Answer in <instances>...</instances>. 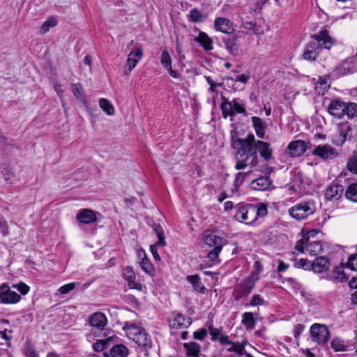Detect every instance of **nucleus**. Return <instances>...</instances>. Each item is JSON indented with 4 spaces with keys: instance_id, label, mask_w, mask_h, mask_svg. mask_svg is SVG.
Instances as JSON below:
<instances>
[{
    "instance_id": "nucleus-7",
    "label": "nucleus",
    "mask_w": 357,
    "mask_h": 357,
    "mask_svg": "<svg viewBox=\"0 0 357 357\" xmlns=\"http://www.w3.org/2000/svg\"><path fill=\"white\" fill-rule=\"evenodd\" d=\"M143 47L142 45L137 44L128 55L126 63L124 67V75H128L135 68L143 57Z\"/></svg>"
},
{
    "instance_id": "nucleus-11",
    "label": "nucleus",
    "mask_w": 357,
    "mask_h": 357,
    "mask_svg": "<svg viewBox=\"0 0 357 357\" xmlns=\"http://www.w3.org/2000/svg\"><path fill=\"white\" fill-rule=\"evenodd\" d=\"M220 344L222 345H227V351L228 352H234L235 355L230 356L229 357H234L235 356H241L243 354L246 355L245 352V345L247 344L246 341H242V342H234L229 340V337H221Z\"/></svg>"
},
{
    "instance_id": "nucleus-25",
    "label": "nucleus",
    "mask_w": 357,
    "mask_h": 357,
    "mask_svg": "<svg viewBox=\"0 0 357 357\" xmlns=\"http://www.w3.org/2000/svg\"><path fill=\"white\" fill-rule=\"evenodd\" d=\"M271 184V182L268 176H261L252 182V188L259 191L266 190Z\"/></svg>"
},
{
    "instance_id": "nucleus-63",
    "label": "nucleus",
    "mask_w": 357,
    "mask_h": 357,
    "mask_svg": "<svg viewBox=\"0 0 357 357\" xmlns=\"http://www.w3.org/2000/svg\"><path fill=\"white\" fill-rule=\"evenodd\" d=\"M128 282V286L130 289H137V290L142 289L141 284L136 282L135 280H129Z\"/></svg>"
},
{
    "instance_id": "nucleus-58",
    "label": "nucleus",
    "mask_w": 357,
    "mask_h": 357,
    "mask_svg": "<svg viewBox=\"0 0 357 357\" xmlns=\"http://www.w3.org/2000/svg\"><path fill=\"white\" fill-rule=\"evenodd\" d=\"M295 266L297 268H302L303 269H310V261L305 259H301L299 261H296Z\"/></svg>"
},
{
    "instance_id": "nucleus-59",
    "label": "nucleus",
    "mask_w": 357,
    "mask_h": 357,
    "mask_svg": "<svg viewBox=\"0 0 357 357\" xmlns=\"http://www.w3.org/2000/svg\"><path fill=\"white\" fill-rule=\"evenodd\" d=\"M305 328V326L301 324H298L294 326V335L295 338H298L301 334L303 333Z\"/></svg>"
},
{
    "instance_id": "nucleus-42",
    "label": "nucleus",
    "mask_w": 357,
    "mask_h": 357,
    "mask_svg": "<svg viewBox=\"0 0 357 357\" xmlns=\"http://www.w3.org/2000/svg\"><path fill=\"white\" fill-rule=\"evenodd\" d=\"M208 331L213 341L219 340L220 342L221 337H228L223 335L219 329L214 328L212 325L208 327Z\"/></svg>"
},
{
    "instance_id": "nucleus-45",
    "label": "nucleus",
    "mask_w": 357,
    "mask_h": 357,
    "mask_svg": "<svg viewBox=\"0 0 357 357\" xmlns=\"http://www.w3.org/2000/svg\"><path fill=\"white\" fill-rule=\"evenodd\" d=\"M268 213L266 204L261 203L259 206H255V220L257 217H265Z\"/></svg>"
},
{
    "instance_id": "nucleus-24",
    "label": "nucleus",
    "mask_w": 357,
    "mask_h": 357,
    "mask_svg": "<svg viewBox=\"0 0 357 357\" xmlns=\"http://www.w3.org/2000/svg\"><path fill=\"white\" fill-rule=\"evenodd\" d=\"M195 40L205 51L208 52L213 50V40L206 33L199 32V36Z\"/></svg>"
},
{
    "instance_id": "nucleus-47",
    "label": "nucleus",
    "mask_w": 357,
    "mask_h": 357,
    "mask_svg": "<svg viewBox=\"0 0 357 357\" xmlns=\"http://www.w3.org/2000/svg\"><path fill=\"white\" fill-rule=\"evenodd\" d=\"M76 282H70L65 285L61 286L59 291L62 294H66L75 289L77 287Z\"/></svg>"
},
{
    "instance_id": "nucleus-46",
    "label": "nucleus",
    "mask_w": 357,
    "mask_h": 357,
    "mask_svg": "<svg viewBox=\"0 0 357 357\" xmlns=\"http://www.w3.org/2000/svg\"><path fill=\"white\" fill-rule=\"evenodd\" d=\"M108 346V340H98L93 344V348L96 351H102Z\"/></svg>"
},
{
    "instance_id": "nucleus-13",
    "label": "nucleus",
    "mask_w": 357,
    "mask_h": 357,
    "mask_svg": "<svg viewBox=\"0 0 357 357\" xmlns=\"http://www.w3.org/2000/svg\"><path fill=\"white\" fill-rule=\"evenodd\" d=\"M344 190L342 185L333 182L326 188L325 197L327 200H337L342 196Z\"/></svg>"
},
{
    "instance_id": "nucleus-38",
    "label": "nucleus",
    "mask_w": 357,
    "mask_h": 357,
    "mask_svg": "<svg viewBox=\"0 0 357 357\" xmlns=\"http://www.w3.org/2000/svg\"><path fill=\"white\" fill-rule=\"evenodd\" d=\"M338 133L347 138L349 133L351 131V128L348 122H342L337 124Z\"/></svg>"
},
{
    "instance_id": "nucleus-18",
    "label": "nucleus",
    "mask_w": 357,
    "mask_h": 357,
    "mask_svg": "<svg viewBox=\"0 0 357 357\" xmlns=\"http://www.w3.org/2000/svg\"><path fill=\"white\" fill-rule=\"evenodd\" d=\"M306 149V144L303 140L293 141L287 147L289 153L292 157L301 156L305 152Z\"/></svg>"
},
{
    "instance_id": "nucleus-53",
    "label": "nucleus",
    "mask_w": 357,
    "mask_h": 357,
    "mask_svg": "<svg viewBox=\"0 0 357 357\" xmlns=\"http://www.w3.org/2000/svg\"><path fill=\"white\" fill-rule=\"evenodd\" d=\"M56 25V20L54 18H49L46 20L41 26V29L43 32H47L50 27H53Z\"/></svg>"
},
{
    "instance_id": "nucleus-22",
    "label": "nucleus",
    "mask_w": 357,
    "mask_h": 357,
    "mask_svg": "<svg viewBox=\"0 0 357 357\" xmlns=\"http://www.w3.org/2000/svg\"><path fill=\"white\" fill-rule=\"evenodd\" d=\"M252 123L257 136L259 139H264L266 130L267 128L266 122L259 117L252 116Z\"/></svg>"
},
{
    "instance_id": "nucleus-64",
    "label": "nucleus",
    "mask_w": 357,
    "mask_h": 357,
    "mask_svg": "<svg viewBox=\"0 0 357 357\" xmlns=\"http://www.w3.org/2000/svg\"><path fill=\"white\" fill-rule=\"evenodd\" d=\"M157 243L155 245H152L150 246V250L151 251V253L155 260H160V255L158 253L156 246H158Z\"/></svg>"
},
{
    "instance_id": "nucleus-30",
    "label": "nucleus",
    "mask_w": 357,
    "mask_h": 357,
    "mask_svg": "<svg viewBox=\"0 0 357 357\" xmlns=\"http://www.w3.org/2000/svg\"><path fill=\"white\" fill-rule=\"evenodd\" d=\"M187 280L192 285L194 289L197 292H202L205 287L202 284L200 278L197 275H189Z\"/></svg>"
},
{
    "instance_id": "nucleus-62",
    "label": "nucleus",
    "mask_w": 357,
    "mask_h": 357,
    "mask_svg": "<svg viewBox=\"0 0 357 357\" xmlns=\"http://www.w3.org/2000/svg\"><path fill=\"white\" fill-rule=\"evenodd\" d=\"M26 355L28 357H38V354L31 347H27L25 351Z\"/></svg>"
},
{
    "instance_id": "nucleus-19",
    "label": "nucleus",
    "mask_w": 357,
    "mask_h": 357,
    "mask_svg": "<svg viewBox=\"0 0 357 357\" xmlns=\"http://www.w3.org/2000/svg\"><path fill=\"white\" fill-rule=\"evenodd\" d=\"M160 63L164 68H165L169 73L170 76L176 78L178 76V71L174 70L172 66V58L167 50H163L161 54Z\"/></svg>"
},
{
    "instance_id": "nucleus-60",
    "label": "nucleus",
    "mask_w": 357,
    "mask_h": 357,
    "mask_svg": "<svg viewBox=\"0 0 357 357\" xmlns=\"http://www.w3.org/2000/svg\"><path fill=\"white\" fill-rule=\"evenodd\" d=\"M249 79L250 76L245 74L238 75L234 79L231 78V79L234 80L235 82H239L243 84H246Z\"/></svg>"
},
{
    "instance_id": "nucleus-4",
    "label": "nucleus",
    "mask_w": 357,
    "mask_h": 357,
    "mask_svg": "<svg viewBox=\"0 0 357 357\" xmlns=\"http://www.w3.org/2000/svg\"><path fill=\"white\" fill-rule=\"evenodd\" d=\"M235 210L234 218L237 221L245 224H251L255 221V205L239 203Z\"/></svg>"
},
{
    "instance_id": "nucleus-33",
    "label": "nucleus",
    "mask_w": 357,
    "mask_h": 357,
    "mask_svg": "<svg viewBox=\"0 0 357 357\" xmlns=\"http://www.w3.org/2000/svg\"><path fill=\"white\" fill-rule=\"evenodd\" d=\"M329 87L326 78L320 77L319 81L315 84L314 90L319 95L323 96L325 91Z\"/></svg>"
},
{
    "instance_id": "nucleus-31",
    "label": "nucleus",
    "mask_w": 357,
    "mask_h": 357,
    "mask_svg": "<svg viewBox=\"0 0 357 357\" xmlns=\"http://www.w3.org/2000/svg\"><path fill=\"white\" fill-rule=\"evenodd\" d=\"M132 339L139 346L150 347L151 344V340L147 337V334L144 331L138 333L137 336L132 337Z\"/></svg>"
},
{
    "instance_id": "nucleus-16",
    "label": "nucleus",
    "mask_w": 357,
    "mask_h": 357,
    "mask_svg": "<svg viewBox=\"0 0 357 357\" xmlns=\"http://www.w3.org/2000/svg\"><path fill=\"white\" fill-rule=\"evenodd\" d=\"M214 26L217 31L227 34H231L234 31L232 22L225 17H217L214 22Z\"/></svg>"
},
{
    "instance_id": "nucleus-48",
    "label": "nucleus",
    "mask_w": 357,
    "mask_h": 357,
    "mask_svg": "<svg viewBox=\"0 0 357 357\" xmlns=\"http://www.w3.org/2000/svg\"><path fill=\"white\" fill-rule=\"evenodd\" d=\"M347 168L351 172L357 174V156H354L348 160Z\"/></svg>"
},
{
    "instance_id": "nucleus-17",
    "label": "nucleus",
    "mask_w": 357,
    "mask_h": 357,
    "mask_svg": "<svg viewBox=\"0 0 357 357\" xmlns=\"http://www.w3.org/2000/svg\"><path fill=\"white\" fill-rule=\"evenodd\" d=\"M330 266V261L326 257H317L311 263V269L318 273L325 272Z\"/></svg>"
},
{
    "instance_id": "nucleus-28",
    "label": "nucleus",
    "mask_w": 357,
    "mask_h": 357,
    "mask_svg": "<svg viewBox=\"0 0 357 357\" xmlns=\"http://www.w3.org/2000/svg\"><path fill=\"white\" fill-rule=\"evenodd\" d=\"M183 347L186 350L188 357H197L200 352V345L195 342L184 343Z\"/></svg>"
},
{
    "instance_id": "nucleus-6",
    "label": "nucleus",
    "mask_w": 357,
    "mask_h": 357,
    "mask_svg": "<svg viewBox=\"0 0 357 357\" xmlns=\"http://www.w3.org/2000/svg\"><path fill=\"white\" fill-rule=\"evenodd\" d=\"M295 249L300 252L315 256L322 251V246L320 241H311L309 238H303L296 242Z\"/></svg>"
},
{
    "instance_id": "nucleus-1",
    "label": "nucleus",
    "mask_w": 357,
    "mask_h": 357,
    "mask_svg": "<svg viewBox=\"0 0 357 357\" xmlns=\"http://www.w3.org/2000/svg\"><path fill=\"white\" fill-rule=\"evenodd\" d=\"M232 146L238 149L236 155V163L235 168L238 170L249 167L253 168L258 164L257 151L260 155L266 161L272 158V149L268 142L256 140L253 134H248L245 138L232 137Z\"/></svg>"
},
{
    "instance_id": "nucleus-8",
    "label": "nucleus",
    "mask_w": 357,
    "mask_h": 357,
    "mask_svg": "<svg viewBox=\"0 0 357 357\" xmlns=\"http://www.w3.org/2000/svg\"><path fill=\"white\" fill-rule=\"evenodd\" d=\"M310 332L312 341L317 344L325 343L330 337V331L324 324H312Z\"/></svg>"
},
{
    "instance_id": "nucleus-55",
    "label": "nucleus",
    "mask_w": 357,
    "mask_h": 357,
    "mask_svg": "<svg viewBox=\"0 0 357 357\" xmlns=\"http://www.w3.org/2000/svg\"><path fill=\"white\" fill-rule=\"evenodd\" d=\"M264 303V299L260 295H254L250 301L249 305L251 306L261 305Z\"/></svg>"
},
{
    "instance_id": "nucleus-39",
    "label": "nucleus",
    "mask_w": 357,
    "mask_h": 357,
    "mask_svg": "<svg viewBox=\"0 0 357 357\" xmlns=\"http://www.w3.org/2000/svg\"><path fill=\"white\" fill-rule=\"evenodd\" d=\"M189 20L192 22H200L204 20V15L201 13V12L197 9L193 8L188 15Z\"/></svg>"
},
{
    "instance_id": "nucleus-29",
    "label": "nucleus",
    "mask_w": 357,
    "mask_h": 357,
    "mask_svg": "<svg viewBox=\"0 0 357 357\" xmlns=\"http://www.w3.org/2000/svg\"><path fill=\"white\" fill-rule=\"evenodd\" d=\"M242 324L247 330H252L255 326V320L254 319L253 313L245 312L242 314Z\"/></svg>"
},
{
    "instance_id": "nucleus-26",
    "label": "nucleus",
    "mask_w": 357,
    "mask_h": 357,
    "mask_svg": "<svg viewBox=\"0 0 357 357\" xmlns=\"http://www.w3.org/2000/svg\"><path fill=\"white\" fill-rule=\"evenodd\" d=\"M204 242L206 245L213 248H222L224 241L223 239L214 234H209L205 236Z\"/></svg>"
},
{
    "instance_id": "nucleus-43",
    "label": "nucleus",
    "mask_w": 357,
    "mask_h": 357,
    "mask_svg": "<svg viewBox=\"0 0 357 357\" xmlns=\"http://www.w3.org/2000/svg\"><path fill=\"white\" fill-rule=\"evenodd\" d=\"M155 233L156 234L158 241L157 242V245H160V246H165L166 242L165 241V236L163 233V229L160 225H157L154 227Z\"/></svg>"
},
{
    "instance_id": "nucleus-36",
    "label": "nucleus",
    "mask_w": 357,
    "mask_h": 357,
    "mask_svg": "<svg viewBox=\"0 0 357 357\" xmlns=\"http://www.w3.org/2000/svg\"><path fill=\"white\" fill-rule=\"evenodd\" d=\"M331 347L335 351H345L347 350V346L339 338H334L331 342Z\"/></svg>"
},
{
    "instance_id": "nucleus-23",
    "label": "nucleus",
    "mask_w": 357,
    "mask_h": 357,
    "mask_svg": "<svg viewBox=\"0 0 357 357\" xmlns=\"http://www.w3.org/2000/svg\"><path fill=\"white\" fill-rule=\"evenodd\" d=\"M128 349L123 344H116L113 346L109 352H105L104 357H127Z\"/></svg>"
},
{
    "instance_id": "nucleus-56",
    "label": "nucleus",
    "mask_w": 357,
    "mask_h": 357,
    "mask_svg": "<svg viewBox=\"0 0 357 357\" xmlns=\"http://www.w3.org/2000/svg\"><path fill=\"white\" fill-rule=\"evenodd\" d=\"M346 139L344 136L337 133L333 137L332 142L336 146H342L345 142Z\"/></svg>"
},
{
    "instance_id": "nucleus-3",
    "label": "nucleus",
    "mask_w": 357,
    "mask_h": 357,
    "mask_svg": "<svg viewBox=\"0 0 357 357\" xmlns=\"http://www.w3.org/2000/svg\"><path fill=\"white\" fill-rule=\"evenodd\" d=\"M220 99L222 100L220 108L224 119L230 117V120L232 121L236 114H246L245 105L241 100L234 98L229 100L222 95H221Z\"/></svg>"
},
{
    "instance_id": "nucleus-61",
    "label": "nucleus",
    "mask_w": 357,
    "mask_h": 357,
    "mask_svg": "<svg viewBox=\"0 0 357 357\" xmlns=\"http://www.w3.org/2000/svg\"><path fill=\"white\" fill-rule=\"evenodd\" d=\"M0 231L3 236L8 234L7 222L0 218Z\"/></svg>"
},
{
    "instance_id": "nucleus-57",
    "label": "nucleus",
    "mask_w": 357,
    "mask_h": 357,
    "mask_svg": "<svg viewBox=\"0 0 357 357\" xmlns=\"http://www.w3.org/2000/svg\"><path fill=\"white\" fill-rule=\"evenodd\" d=\"M207 335V331L205 328L199 329L193 333L195 339L198 340H203Z\"/></svg>"
},
{
    "instance_id": "nucleus-34",
    "label": "nucleus",
    "mask_w": 357,
    "mask_h": 357,
    "mask_svg": "<svg viewBox=\"0 0 357 357\" xmlns=\"http://www.w3.org/2000/svg\"><path fill=\"white\" fill-rule=\"evenodd\" d=\"M345 197L353 202H357V183L350 184L345 191Z\"/></svg>"
},
{
    "instance_id": "nucleus-41",
    "label": "nucleus",
    "mask_w": 357,
    "mask_h": 357,
    "mask_svg": "<svg viewBox=\"0 0 357 357\" xmlns=\"http://www.w3.org/2000/svg\"><path fill=\"white\" fill-rule=\"evenodd\" d=\"M344 115H347L349 119H352L357 116V105L355 103L346 104Z\"/></svg>"
},
{
    "instance_id": "nucleus-32",
    "label": "nucleus",
    "mask_w": 357,
    "mask_h": 357,
    "mask_svg": "<svg viewBox=\"0 0 357 357\" xmlns=\"http://www.w3.org/2000/svg\"><path fill=\"white\" fill-rule=\"evenodd\" d=\"M100 107L109 116L114 114L115 109L112 104L105 98H101L99 100Z\"/></svg>"
},
{
    "instance_id": "nucleus-40",
    "label": "nucleus",
    "mask_w": 357,
    "mask_h": 357,
    "mask_svg": "<svg viewBox=\"0 0 357 357\" xmlns=\"http://www.w3.org/2000/svg\"><path fill=\"white\" fill-rule=\"evenodd\" d=\"M222 248H213L211 251H209L207 258L211 261L210 266H212L215 264L219 263L218 260V255L222 250Z\"/></svg>"
},
{
    "instance_id": "nucleus-49",
    "label": "nucleus",
    "mask_w": 357,
    "mask_h": 357,
    "mask_svg": "<svg viewBox=\"0 0 357 357\" xmlns=\"http://www.w3.org/2000/svg\"><path fill=\"white\" fill-rule=\"evenodd\" d=\"M123 278L127 280H135V273L132 268L126 267L123 271Z\"/></svg>"
},
{
    "instance_id": "nucleus-10",
    "label": "nucleus",
    "mask_w": 357,
    "mask_h": 357,
    "mask_svg": "<svg viewBox=\"0 0 357 357\" xmlns=\"http://www.w3.org/2000/svg\"><path fill=\"white\" fill-rule=\"evenodd\" d=\"M314 155L318 156L322 160H332L337 157L338 151L331 145L320 144L317 146L312 151Z\"/></svg>"
},
{
    "instance_id": "nucleus-2",
    "label": "nucleus",
    "mask_w": 357,
    "mask_h": 357,
    "mask_svg": "<svg viewBox=\"0 0 357 357\" xmlns=\"http://www.w3.org/2000/svg\"><path fill=\"white\" fill-rule=\"evenodd\" d=\"M313 41L309 42L305 47L303 57L307 61H315L319 50H329L333 45V40L327 30H322L312 36Z\"/></svg>"
},
{
    "instance_id": "nucleus-12",
    "label": "nucleus",
    "mask_w": 357,
    "mask_h": 357,
    "mask_svg": "<svg viewBox=\"0 0 357 357\" xmlns=\"http://www.w3.org/2000/svg\"><path fill=\"white\" fill-rule=\"evenodd\" d=\"M98 214V212L91 209L82 208L77 212L76 219L80 224H93L97 221Z\"/></svg>"
},
{
    "instance_id": "nucleus-54",
    "label": "nucleus",
    "mask_w": 357,
    "mask_h": 357,
    "mask_svg": "<svg viewBox=\"0 0 357 357\" xmlns=\"http://www.w3.org/2000/svg\"><path fill=\"white\" fill-rule=\"evenodd\" d=\"M248 173H237L236 175L235 181H234V186L236 189H237L243 182L244 179L246 178Z\"/></svg>"
},
{
    "instance_id": "nucleus-27",
    "label": "nucleus",
    "mask_w": 357,
    "mask_h": 357,
    "mask_svg": "<svg viewBox=\"0 0 357 357\" xmlns=\"http://www.w3.org/2000/svg\"><path fill=\"white\" fill-rule=\"evenodd\" d=\"M254 274L252 273L251 277L247 278L241 284V296H246L248 295L252 290L255 282L256 280H258L259 278L256 277L254 278Z\"/></svg>"
},
{
    "instance_id": "nucleus-35",
    "label": "nucleus",
    "mask_w": 357,
    "mask_h": 357,
    "mask_svg": "<svg viewBox=\"0 0 357 357\" xmlns=\"http://www.w3.org/2000/svg\"><path fill=\"white\" fill-rule=\"evenodd\" d=\"M142 270L147 274L152 275L154 273V268L150 260L144 256L140 262Z\"/></svg>"
},
{
    "instance_id": "nucleus-52",
    "label": "nucleus",
    "mask_w": 357,
    "mask_h": 357,
    "mask_svg": "<svg viewBox=\"0 0 357 357\" xmlns=\"http://www.w3.org/2000/svg\"><path fill=\"white\" fill-rule=\"evenodd\" d=\"M333 278L334 279L340 281V282H344L347 280L346 275L344 273V272L339 268H336L333 271Z\"/></svg>"
},
{
    "instance_id": "nucleus-50",
    "label": "nucleus",
    "mask_w": 357,
    "mask_h": 357,
    "mask_svg": "<svg viewBox=\"0 0 357 357\" xmlns=\"http://www.w3.org/2000/svg\"><path fill=\"white\" fill-rule=\"evenodd\" d=\"M12 287L18 290L22 295H26L30 289L29 287L23 282L14 284Z\"/></svg>"
},
{
    "instance_id": "nucleus-21",
    "label": "nucleus",
    "mask_w": 357,
    "mask_h": 357,
    "mask_svg": "<svg viewBox=\"0 0 357 357\" xmlns=\"http://www.w3.org/2000/svg\"><path fill=\"white\" fill-rule=\"evenodd\" d=\"M237 36H225L222 38V41L225 44L226 50L234 56H236L238 53V45L237 44Z\"/></svg>"
},
{
    "instance_id": "nucleus-15",
    "label": "nucleus",
    "mask_w": 357,
    "mask_h": 357,
    "mask_svg": "<svg viewBox=\"0 0 357 357\" xmlns=\"http://www.w3.org/2000/svg\"><path fill=\"white\" fill-rule=\"evenodd\" d=\"M89 322L92 327L102 331L107 324V319L104 313L96 312L90 316Z\"/></svg>"
},
{
    "instance_id": "nucleus-9",
    "label": "nucleus",
    "mask_w": 357,
    "mask_h": 357,
    "mask_svg": "<svg viewBox=\"0 0 357 357\" xmlns=\"http://www.w3.org/2000/svg\"><path fill=\"white\" fill-rule=\"evenodd\" d=\"M21 296L15 291H12L6 284L0 285V303L15 304L18 303Z\"/></svg>"
},
{
    "instance_id": "nucleus-5",
    "label": "nucleus",
    "mask_w": 357,
    "mask_h": 357,
    "mask_svg": "<svg viewBox=\"0 0 357 357\" xmlns=\"http://www.w3.org/2000/svg\"><path fill=\"white\" fill-rule=\"evenodd\" d=\"M316 210L312 202H303L297 204L289 208V213L294 219L301 220L312 215Z\"/></svg>"
},
{
    "instance_id": "nucleus-20",
    "label": "nucleus",
    "mask_w": 357,
    "mask_h": 357,
    "mask_svg": "<svg viewBox=\"0 0 357 357\" xmlns=\"http://www.w3.org/2000/svg\"><path fill=\"white\" fill-rule=\"evenodd\" d=\"M192 324L190 318L186 319L183 314H177L169 321V326L173 328H186Z\"/></svg>"
},
{
    "instance_id": "nucleus-37",
    "label": "nucleus",
    "mask_w": 357,
    "mask_h": 357,
    "mask_svg": "<svg viewBox=\"0 0 357 357\" xmlns=\"http://www.w3.org/2000/svg\"><path fill=\"white\" fill-rule=\"evenodd\" d=\"M72 91L73 95L80 101H84L85 100L84 97V91L82 86V85L79 83L75 84L72 86Z\"/></svg>"
},
{
    "instance_id": "nucleus-14",
    "label": "nucleus",
    "mask_w": 357,
    "mask_h": 357,
    "mask_svg": "<svg viewBox=\"0 0 357 357\" xmlns=\"http://www.w3.org/2000/svg\"><path fill=\"white\" fill-rule=\"evenodd\" d=\"M344 109H346V104L339 100H331L328 107L330 114L337 119L344 116Z\"/></svg>"
},
{
    "instance_id": "nucleus-51",
    "label": "nucleus",
    "mask_w": 357,
    "mask_h": 357,
    "mask_svg": "<svg viewBox=\"0 0 357 357\" xmlns=\"http://www.w3.org/2000/svg\"><path fill=\"white\" fill-rule=\"evenodd\" d=\"M347 266L352 271H357V254L349 257L347 261Z\"/></svg>"
},
{
    "instance_id": "nucleus-44",
    "label": "nucleus",
    "mask_w": 357,
    "mask_h": 357,
    "mask_svg": "<svg viewBox=\"0 0 357 357\" xmlns=\"http://www.w3.org/2000/svg\"><path fill=\"white\" fill-rule=\"evenodd\" d=\"M126 330L130 338H132L134 336H137L138 333H140L143 331L141 328L133 324L126 325Z\"/></svg>"
}]
</instances>
